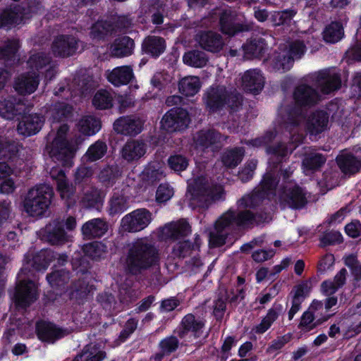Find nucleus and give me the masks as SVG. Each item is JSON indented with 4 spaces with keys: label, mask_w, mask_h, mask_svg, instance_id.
Segmentation results:
<instances>
[{
    "label": "nucleus",
    "mask_w": 361,
    "mask_h": 361,
    "mask_svg": "<svg viewBox=\"0 0 361 361\" xmlns=\"http://www.w3.org/2000/svg\"><path fill=\"white\" fill-rule=\"evenodd\" d=\"M159 259L157 247L147 238H139L128 245L126 269L133 275H137L156 265Z\"/></svg>",
    "instance_id": "f257e3e1"
},
{
    "label": "nucleus",
    "mask_w": 361,
    "mask_h": 361,
    "mask_svg": "<svg viewBox=\"0 0 361 361\" xmlns=\"http://www.w3.org/2000/svg\"><path fill=\"white\" fill-rule=\"evenodd\" d=\"M254 214L250 211H242L236 214L228 211L223 214L215 222L214 229L209 233V244L212 247H220L226 243L228 233L227 229L233 224L245 228L253 224Z\"/></svg>",
    "instance_id": "f03ea898"
},
{
    "label": "nucleus",
    "mask_w": 361,
    "mask_h": 361,
    "mask_svg": "<svg viewBox=\"0 0 361 361\" xmlns=\"http://www.w3.org/2000/svg\"><path fill=\"white\" fill-rule=\"evenodd\" d=\"M190 205L195 209H207L214 202L221 200L225 195L222 185L210 186L204 177H198L188 188Z\"/></svg>",
    "instance_id": "7ed1b4c3"
},
{
    "label": "nucleus",
    "mask_w": 361,
    "mask_h": 361,
    "mask_svg": "<svg viewBox=\"0 0 361 361\" xmlns=\"http://www.w3.org/2000/svg\"><path fill=\"white\" fill-rule=\"evenodd\" d=\"M54 195L48 185H36L28 190L23 201L24 211L30 216H42L48 209Z\"/></svg>",
    "instance_id": "20e7f679"
},
{
    "label": "nucleus",
    "mask_w": 361,
    "mask_h": 361,
    "mask_svg": "<svg viewBox=\"0 0 361 361\" xmlns=\"http://www.w3.org/2000/svg\"><path fill=\"white\" fill-rule=\"evenodd\" d=\"M204 102L207 108L216 111L223 108L235 111L241 105V97L225 86H212L205 93Z\"/></svg>",
    "instance_id": "39448f33"
},
{
    "label": "nucleus",
    "mask_w": 361,
    "mask_h": 361,
    "mask_svg": "<svg viewBox=\"0 0 361 361\" xmlns=\"http://www.w3.org/2000/svg\"><path fill=\"white\" fill-rule=\"evenodd\" d=\"M68 130V125L60 126L54 139L47 149L54 160L60 162L63 166L70 167L72 166L76 149L66 139Z\"/></svg>",
    "instance_id": "423d86ee"
},
{
    "label": "nucleus",
    "mask_w": 361,
    "mask_h": 361,
    "mask_svg": "<svg viewBox=\"0 0 361 361\" xmlns=\"http://www.w3.org/2000/svg\"><path fill=\"white\" fill-rule=\"evenodd\" d=\"M190 122L188 111L181 108L171 109L162 117L161 127L169 133L185 129Z\"/></svg>",
    "instance_id": "0eeeda50"
},
{
    "label": "nucleus",
    "mask_w": 361,
    "mask_h": 361,
    "mask_svg": "<svg viewBox=\"0 0 361 361\" xmlns=\"http://www.w3.org/2000/svg\"><path fill=\"white\" fill-rule=\"evenodd\" d=\"M152 221V214L146 209H138L124 216L121 227L128 232H138L146 228Z\"/></svg>",
    "instance_id": "6e6552de"
},
{
    "label": "nucleus",
    "mask_w": 361,
    "mask_h": 361,
    "mask_svg": "<svg viewBox=\"0 0 361 361\" xmlns=\"http://www.w3.org/2000/svg\"><path fill=\"white\" fill-rule=\"evenodd\" d=\"M226 138V136L221 135L214 129H207L198 131L193 140L197 148L202 150L210 149L212 152H216L221 148L222 140Z\"/></svg>",
    "instance_id": "1a4fd4ad"
},
{
    "label": "nucleus",
    "mask_w": 361,
    "mask_h": 361,
    "mask_svg": "<svg viewBox=\"0 0 361 361\" xmlns=\"http://www.w3.org/2000/svg\"><path fill=\"white\" fill-rule=\"evenodd\" d=\"M37 298V286L32 281L20 279L16 287L14 299L18 307L25 308Z\"/></svg>",
    "instance_id": "9d476101"
},
{
    "label": "nucleus",
    "mask_w": 361,
    "mask_h": 361,
    "mask_svg": "<svg viewBox=\"0 0 361 361\" xmlns=\"http://www.w3.org/2000/svg\"><path fill=\"white\" fill-rule=\"evenodd\" d=\"M221 31L229 35H235L239 32L248 31L252 29L250 23H235L238 20V13L230 9L225 10L218 14Z\"/></svg>",
    "instance_id": "9b49d317"
},
{
    "label": "nucleus",
    "mask_w": 361,
    "mask_h": 361,
    "mask_svg": "<svg viewBox=\"0 0 361 361\" xmlns=\"http://www.w3.org/2000/svg\"><path fill=\"white\" fill-rule=\"evenodd\" d=\"M78 47V39L73 35H61L54 38L51 46L55 56L68 57L73 55Z\"/></svg>",
    "instance_id": "f8f14e48"
},
{
    "label": "nucleus",
    "mask_w": 361,
    "mask_h": 361,
    "mask_svg": "<svg viewBox=\"0 0 361 361\" xmlns=\"http://www.w3.org/2000/svg\"><path fill=\"white\" fill-rule=\"evenodd\" d=\"M242 88L248 92L257 94L264 85V78L259 69H249L241 76Z\"/></svg>",
    "instance_id": "ddd939ff"
},
{
    "label": "nucleus",
    "mask_w": 361,
    "mask_h": 361,
    "mask_svg": "<svg viewBox=\"0 0 361 361\" xmlns=\"http://www.w3.org/2000/svg\"><path fill=\"white\" fill-rule=\"evenodd\" d=\"M144 121L140 117L130 116L117 119L114 124V130L126 135H135L140 133L143 127Z\"/></svg>",
    "instance_id": "4468645a"
},
{
    "label": "nucleus",
    "mask_w": 361,
    "mask_h": 361,
    "mask_svg": "<svg viewBox=\"0 0 361 361\" xmlns=\"http://www.w3.org/2000/svg\"><path fill=\"white\" fill-rule=\"evenodd\" d=\"M147 144L140 140H130L123 146L121 155L128 163L138 161L146 153Z\"/></svg>",
    "instance_id": "2eb2a0df"
},
{
    "label": "nucleus",
    "mask_w": 361,
    "mask_h": 361,
    "mask_svg": "<svg viewBox=\"0 0 361 361\" xmlns=\"http://www.w3.org/2000/svg\"><path fill=\"white\" fill-rule=\"evenodd\" d=\"M36 331L41 341L49 343H54L70 333L67 329L59 328L55 324L46 322L37 323Z\"/></svg>",
    "instance_id": "dca6fc26"
},
{
    "label": "nucleus",
    "mask_w": 361,
    "mask_h": 361,
    "mask_svg": "<svg viewBox=\"0 0 361 361\" xmlns=\"http://www.w3.org/2000/svg\"><path fill=\"white\" fill-rule=\"evenodd\" d=\"M316 84L324 94L337 90L340 88L341 81L338 73L331 70H324L317 73Z\"/></svg>",
    "instance_id": "f3484780"
},
{
    "label": "nucleus",
    "mask_w": 361,
    "mask_h": 361,
    "mask_svg": "<svg viewBox=\"0 0 361 361\" xmlns=\"http://www.w3.org/2000/svg\"><path fill=\"white\" fill-rule=\"evenodd\" d=\"M39 83V75L34 72H28L16 78L13 87L20 94H30L37 90Z\"/></svg>",
    "instance_id": "a211bd4d"
},
{
    "label": "nucleus",
    "mask_w": 361,
    "mask_h": 361,
    "mask_svg": "<svg viewBox=\"0 0 361 361\" xmlns=\"http://www.w3.org/2000/svg\"><path fill=\"white\" fill-rule=\"evenodd\" d=\"M44 123L43 116L38 114H30L23 117L17 126L18 132L26 136L38 133Z\"/></svg>",
    "instance_id": "6ab92c4d"
},
{
    "label": "nucleus",
    "mask_w": 361,
    "mask_h": 361,
    "mask_svg": "<svg viewBox=\"0 0 361 361\" xmlns=\"http://www.w3.org/2000/svg\"><path fill=\"white\" fill-rule=\"evenodd\" d=\"M196 41L204 49L211 52H218L224 47L221 36L212 31H203L196 36Z\"/></svg>",
    "instance_id": "aec40b11"
},
{
    "label": "nucleus",
    "mask_w": 361,
    "mask_h": 361,
    "mask_svg": "<svg viewBox=\"0 0 361 361\" xmlns=\"http://www.w3.org/2000/svg\"><path fill=\"white\" fill-rule=\"evenodd\" d=\"M63 221L55 219L45 227V236L51 245L63 244L68 241L69 236L63 228Z\"/></svg>",
    "instance_id": "412c9836"
},
{
    "label": "nucleus",
    "mask_w": 361,
    "mask_h": 361,
    "mask_svg": "<svg viewBox=\"0 0 361 361\" xmlns=\"http://www.w3.org/2000/svg\"><path fill=\"white\" fill-rule=\"evenodd\" d=\"M103 200L104 195L101 190L87 185L82 189L79 202L82 207L90 209L98 207L102 204Z\"/></svg>",
    "instance_id": "4be33fe9"
},
{
    "label": "nucleus",
    "mask_w": 361,
    "mask_h": 361,
    "mask_svg": "<svg viewBox=\"0 0 361 361\" xmlns=\"http://www.w3.org/2000/svg\"><path fill=\"white\" fill-rule=\"evenodd\" d=\"M295 103L301 106H311L319 101L317 92L306 85H301L296 87L294 94Z\"/></svg>",
    "instance_id": "5701e85b"
},
{
    "label": "nucleus",
    "mask_w": 361,
    "mask_h": 361,
    "mask_svg": "<svg viewBox=\"0 0 361 361\" xmlns=\"http://www.w3.org/2000/svg\"><path fill=\"white\" fill-rule=\"evenodd\" d=\"M108 231L107 222L100 218L93 219L85 223L82 226V235L88 239L99 238Z\"/></svg>",
    "instance_id": "b1692460"
},
{
    "label": "nucleus",
    "mask_w": 361,
    "mask_h": 361,
    "mask_svg": "<svg viewBox=\"0 0 361 361\" xmlns=\"http://www.w3.org/2000/svg\"><path fill=\"white\" fill-rule=\"evenodd\" d=\"M108 81L115 86L129 83L133 78V68L130 66H119L106 73Z\"/></svg>",
    "instance_id": "393cba45"
},
{
    "label": "nucleus",
    "mask_w": 361,
    "mask_h": 361,
    "mask_svg": "<svg viewBox=\"0 0 361 361\" xmlns=\"http://www.w3.org/2000/svg\"><path fill=\"white\" fill-rule=\"evenodd\" d=\"M134 41L129 37L124 36L116 39L110 45V55L116 58L128 56L133 53Z\"/></svg>",
    "instance_id": "a878e982"
},
{
    "label": "nucleus",
    "mask_w": 361,
    "mask_h": 361,
    "mask_svg": "<svg viewBox=\"0 0 361 361\" xmlns=\"http://www.w3.org/2000/svg\"><path fill=\"white\" fill-rule=\"evenodd\" d=\"M329 116L323 111L312 113L308 117L306 128L312 135H317L323 132L327 127Z\"/></svg>",
    "instance_id": "bb28decb"
},
{
    "label": "nucleus",
    "mask_w": 361,
    "mask_h": 361,
    "mask_svg": "<svg viewBox=\"0 0 361 361\" xmlns=\"http://www.w3.org/2000/svg\"><path fill=\"white\" fill-rule=\"evenodd\" d=\"M161 231L164 238L176 239L188 235L190 232V226L185 221L181 220L165 225Z\"/></svg>",
    "instance_id": "cd10ccee"
},
{
    "label": "nucleus",
    "mask_w": 361,
    "mask_h": 361,
    "mask_svg": "<svg viewBox=\"0 0 361 361\" xmlns=\"http://www.w3.org/2000/svg\"><path fill=\"white\" fill-rule=\"evenodd\" d=\"M283 200L292 208H301L307 202L305 195L302 190L297 186L286 188Z\"/></svg>",
    "instance_id": "c85d7f7f"
},
{
    "label": "nucleus",
    "mask_w": 361,
    "mask_h": 361,
    "mask_svg": "<svg viewBox=\"0 0 361 361\" xmlns=\"http://www.w3.org/2000/svg\"><path fill=\"white\" fill-rule=\"evenodd\" d=\"M23 18V13L20 6L4 10L0 14V27H10L19 24Z\"/></svg>",
    "instance_id": "c756f323"
},
{
    "label": "nucleus",
    "mask_w": 361,
    "mask_h": 361,
    "mask_svg": "<svg viewBox=\"0 0 361 361\" xmlns=\"http://www.w3.org/2000/svg\"><path fill=\"white\" fill-rule=\"evenodd\" d=\"M336 161L340 169L345 174H355L361 169V160L352 154H341L336 158Z\"/></svg>",
    "instance_id": "7c9ffc66"
},
{
    "label": "nucleus",
    "mask_w": 361,
    "mask_h": 361,
    "mask_svg": "<svg viewBox=\"0 0 361 361\" xmlns=\"http://www.w3.org/2000/svg\"><path fill=\"white\" fill-rule=\"evenodd\" d=\"M109 250H111V244L109 245L99 241L92 242L84 245L82 250L84 253L94 259H99L102 257H104L109 252Z\"/></svg>",
    "instance_id": "2f4dec72"
},
{
    "label": "nucleus",
    "mask_w": 361,
    "mask_h": 361,
    "mask_svg": "<svg viewBox=\"0 0 361 361\" xmlns=\"http://www.w3.org/2000/svg\"><path fill=\"white\" fill-rule=\"evenodd\" d=\"M203 326L204 323L201 320L196 319L193 314H188L182 319L179 336L183 337L188 331H192L195 336H200Z\"/></svg>",
    "instance_id": "473e14b6"
},
{
    "label": "nucleus",
    "mask_w": 361,
    "mask_h": 361,
    "mask_svg": "<svg viewBox=\"0 0 361 361\" xmlns=\"http://www.w3.org/2000/svg\"><path fill=\"white\" fill-rule=\"evenodd\" d=\"M165 48V41L160 37L149 36L145 39L142 43L143 51L153 56L160 55L164 52Z\"/></svg>",
    "instance_id": "72a5a7b5"
},
{
    "label": "nucleus",
    "mask_w": 361,
    "mask_h": 361,
    "mask_svg": "<svg viewBox=\"0 0 361 361\" xmlns=\"http://www.w3.org/2000/svg\"><path fill=\"white\" fill-rule=\"evenodd\" d=\"M21 104L16 102L13 97H8L0 101V116L6 119H13L21 113Z\"/></svg>",
    "instance_id": "f704fd0d"
},
{
    "label": "nucleus",
    "mask_w": 361,
    "mask_h": 361,
    "mask_svg": "<svg viewBox=\"0 0 361 361\" xmlns=\"http://www.w3.org/2000/svg\"><path fill=\"white\" fill-rule=\"evenodd\" d=\"M201 87V82L197 76H187L178 82L180 92L187 97L197 94Z\"/></svg>",
    "instance_id": "c9c22d12"
},
{
    "label": "nucleus",
    "mask_w": 361,
    "mask_h": 361,
    "mask_svg": "<svg viewBox=\"0 0 361 361\" xmlns=\"http://www.w3.org/2000/svg\"><path fill=\"white\" fill-rule=\"evenodd\" d=\"M183 60L186 65L195 68L204 67L208 62L206 54L200 50H190L185 52Z\"/></svg>",
    "instance_id": "e433bc0d"
},
{
    "label": "nucleus",
    "mask_w": 361,
    "mask_h": 361,
    "mask_svg": "<svg viewBox=\"0 0 361 361\" xmlns=\"http://www.w3.org/2000/svg\"><path fill=\"white\" fill-rule=\"evenodd\" d=\"M245 154L243 148L235 147L226 150L221 156V161L227 168H235L241 162Z\"/></svg>",
    "instance_id": "4c0bfd02"
},
{
    "label": "nucleus",
    "mask_w": 361,
    "mask_h": 361,
    "mask_svg": "<svg viewBox=\"0 0 361 361\" xmlns=\"http://www.w3.org/2000/svg\"><path fill=\"white\" fill-rule=\"evenodd\" d=\"M77 126L81 133L85 135H91L100 129L101 122L95 117L87 116L82 118Z\"/></svg>",
    "instance_id": "58836bf2"
},
{
    "label": "nucleus",
    "mask_w": 361,
    "mask_h": 361,
    "mask_svg": "<svg viewBox=\"0 0 361 361\" xmlns=\"http://www.w3.org/2000/svg\"><path fill=\"white\" fill-rule=\"evenodd\" d=\"M344 35L343 27L340 23L333 22L326 27L323 32V38L326 42H338Z\"/></svg>",
    "instance_id": "ea45409f"
},
{
    "label": "nucleus",
    "mask_w": 361,
    "mask_h": 361,
    "mask_svg": "<svg viewBox=\"0 0 361 361\" xmlns=\"http://www.w3.org/2000/svg\"><path fill=\"white\" fill-rule=\"evenodd\" d=\"M326 162V158L319 153H310L302 161V166L305 172L319 169Z\"/></svg>",
    "instance_id": "a19ab883"
},
{
    "label": "nucleus",
    "mask_w": 361,
    "mask_h": 361,
    "mask_svg": "<svg viewBox=\"0 0 361 361\" xmlns=\"http://www.w3.org/2000/svg\"><path fill=\"white\" fill-rule=\"evenodd\" d=\"M266 44L263 39L250 41L243 46V50L247 58L259 57L264 51Z\"/></svg>",
    "instance_id": "79ce46f5"
},
{
    "label": "nucleus",
    "mask_w": 361,
    "mask_h": 361,
    "mask_svg": "<svg viewBox=\"0 0 361 361\" xmlns=\"http://www.w3.org/2000/svg\"><path fill=\"white\" fill-rule=\"evenodd\" d=\"M112 25L106 21H97L90 30V37L93 39H101L109 35L112 30Z\"/></svg>",
    "instance_id": "37998d69"
},
{
    "label": "nucleus",
    "mask_w": 361,
    "mask_h": 361,
    "mask_svg": "<svg viewBox=\"0 0 361 361\" xmlns=\"http://www.w3.org/2000/svg\"><path fill=\"white\" fill-rule=\"evenodd\" d=\"M113 97L110 92L102 90L98 91L92 99V104L99 109H106L112 106Z\"/></svg>",
    "instance_id": "c03bdc74"
},
{
    "label": "nucleus",
    "mask_w": 361,
    "mask_h": 361,
    "mask_svg": "<svg viewBox=\"0 0 361 361\" xmlns=\"http://www.w3.org/2000/svg\"><path fill=\"white\" fill-rule=\"evenodd\" d=\"M51 62V59L49 54L44 52H37L30 56L27 64L32 69L39 70L49 65Z\"/></svg>",
    "instance_id": "a18cd8bd"
},
{
    "label": "nucleus",
    "mask_w": 361,
    "mask_h": 361,
    "mask_svg": "<svg viewBox=\"0 0 361 361\" xmlns=\"http://www.w3.org/2000/svg\"><path fill=\"white\" fill-rule=\"evenodd\" d=\"M107 146L102 141H97L92 145L85 154L87 160L95 161L101 159L106 152Z\"/></svg>",
    "instance_id": "49530a36"
},
{
    "label": "nucleus",
    "mask_w": 361,
    "mask_h": 361,
    "mask_svg": "<svg viewBox=\"0 0 361 361\" xmlns=\"http://www.w3.org/2000/svg\"><path fill=\"white\" fill-rule=\"evenodd\" d=\"M296 13L297 12L293 9L275 11L272 14L271 20L276 26L281 25H290L292 20L296 15Z\"/></svg>",
    "instance_id": "de8ad7c7"
},
{
    "label": "nucleus",
    "mask_w": 361,
    "mask_h": 361,
    "mask_svg": "<svg viewBox=\"0 0 361 361\" xmlns=\"http://www.w3.org/2000/svg\"><path fill=\"white\" fill-rule=\"evenodd\" d=\"M84 361H102L106 357L105 351L97 345H87L83 348Z\"/></svg>",
    "instance_id": "09e8293b"
},
{
    "label": "nucleus",
    "mask_w": 361,
    "mask_h": 361,
    "mask_svg": "<svg viewBox=\"0 0 361 361\" xmlns=\"http://www.w3.org/2000/svg\"><path fill=\"white\" fill-rule=\"evenodd\" d=\"M47 279L52 287L61 288L69 281V273L64 270L56 271L47 275Z\"/></svg>",
    "instance_id": "8fccbe9b"
},
{
    "label": "nucleus",
    "mask_w": 361,
    "mask_h": 361,
    "mask_svg": "<svg viewBox=\"0 0 361 361\" xmlns=\"http://www.w3.org/2000/svg\"><path fill=\"white\" fill-rule=\"evenodd\" d=\"M53 254L49 250H41L32 259V266L37 270L45 269L52 260Z\"/></svg>",
    "instance_id": "3c124183"
},
{
    "label": "nucleus",
    "mask_w": 361,
    "mask_h": 361,
    "mask_svg": "<svg viewBox=\"0 0 361 361\" xmlns=\"http://www.w3.org/2000/svg\"><path fill=\"white\" fill-rule=\"evenodd\" d=\"M89 293L87 283L83 280H78L73 283L69 295L71 299L79 300L85 298Z\"/></svg>",
    "instance_id": "603ef678"
},
{
    "label": "nucleus",
    "mask_w": 361,
    "mask_h": 361,
    "mask_svg": "<svg viewBox=\"0 0 361 361\" xmlns=\"http://www.w3.org/2000/svg\"><path fill=\"white\" fill-rule=\"evenodd\" d=\"M128 208V202L125 196L114 195L109 201V212L114 215L123 212Z\"/></svg>",
    "instance_id": "864d4df0"
},
{
    "label": "nucleus",
    "mask_w": 361,
    "mask_h": 361,
    "mask_svg": "<svg viewBox=\"0 0 361 361\" xmlns=\"http://www.w3.org/2000/svg\"><path fill=\"white\" fill-rule=\"evenodd\" d=\"M168 164L173 171H182L188 167V159L182 154H174L169 158Z\"/></svg>",
    "instance_id": "5fc2aeb1"
},
{
    "label": "nucleus",
    "mask_w": 361,
    "mask_h": 361,
    "mask_svg": "<svg viewBox=\"0 0 361 361\" xmlns=\"http://www.w3.org/2000/svg\"><path fill=\"white\" fill-rule=\"evenodd\" d=\"M294 59L289 55V54L284 50L283 52L279 53L276 58L274 63V68L277 70L287 71L289 70L293 63Z\"/></svg>",
    "instance_id": "6e6d98bb"
},
{
    "label": "nucleus",
    "mask_w": 361,
    "mask_h": 361,
    "mask_svg": "<svg viewBox=\"0 0 361 361\" xmlns=\"http://www.w3.org/2000/svg\"><path fill=\"white\" fill-rule=\"evenodd\" d=\"M19 151V146L15 142L1 140L0 155L4 159H10Z\"/></svg>",
    "instance_id": "4d7b16f0"
},
{
    "label": "nucleus",
    "mask_w": 361,
    "mask_h": 361,
    "mask_svg": "<svg viewBox=\"0 0 361 361\" xmlns=\"http://www.w3.org/2000/svg\"><path fill=\"white\" fill-rule=\"evenodd\" d=\"M19 44L17 40H10L6 44L0 48V58L9 60L14 57L17 51L18 50Z\"/></svg>",
    "instance_id": "13d9d810"
},
{
    "label": "nucleus",
    "mask_w": 361,
    "mask_h": 361,
    "mask_svg": "<svg viewBox=\"0 0 361 361\" xmlns=\"http://www.w3.org/2000/svg\"><path fill=\"white\" fill-rule=\"evenodd\" d=\"M261 201L262 197L260 192H255L243 196L238 201V207L240 208H252L258 205Z\"/></svg>",
    "instance_id": "bf43d9fd"
},
{
    "label": "nucleus",
    "mask_w": 361,
    "mask_h": 361,
    "mask_svg": "<svg viewBox=\"0 0 361 361\" xmlns=\"http://www.w3.org/2000/svg\"><path fill=\"white\" fill-rule=\"evenodd\" d=\"M278 313L276 310L271 309L267 314L263 318L261 323L256 326L255 332L257 334L264 333L271 325V324L277 319Z\"/></svg>",
    "instance_id": "052dcab7"
},
{
    "label": "nucleus",
    "mask_w": 361,
    "mask_h": 361,
    "mask_svg": "<svg viewBox=\"0 0 361 361\" xmlns=\"http://www.w3.org/2000/svg\"><path fill=\"white\" fill-rule=\"evenodd\" d=\"M278 313L276 310L271 309L267 314L263 318L261 323L256 326L255 332L257 334L264 333L271 325V324L277 319Z\"/></svg>",
    "instance_id": "680f3d73"
},
{
    "label": "nucleus",
    "mask_w": 361,
    "mask_h": 361,
    "mask_svg": "<svg viewBox=\"0 0 361 361\" xmlns=\"http://www.w3.org/2000/svg\"><path fill=\"white\" fill-rule=\"evenodd\" d=\"M342 236L339 232L329 231L324 233L320 238L321 246L325 247L327 245L341 243L342 242Z\"/></svg>",
    "instance_id": "e2e57ef3"
},
{
    "label": "nucleus",
    "mask_w": 361,
    "mask_h": 361,
    "mask_svg": "<svg viewBox=\"0 0 361 361\" xmlns=\"http://www.w3.org/2000/svg\"><path fill=\"white\" fill-rule=\"evenodd\" d=\"M194 248L188 241L179 242L173 249V254L177 257H185L190 254L191 250Z\"/></svg>",
    "instance_id": "0e129e2a"
},
{
    "label": "nucleus",
    "mask_w": 361,
    "mask_h": 361,
    "mask_svg": "<svg viewBox=\"0 0 361 361\" xmlns=\"http://www.w3.org/2000/svg\"><path fill=\"white\" fill-rule=\"evenodd\" d=\"M121 176L116 165L106 166L100 172L99 177L103 181L111 180Z\"/></svg>",
    "instance_id": "69168bd1"
},
{
    "label": "nucleus",
    "mask_w": 361,
    "mask_h": 361,
    "mask_svg": "<svg viewBox=\"0 0 361 361\" xmlns=\"http://www.w3.org/2000/svg\"><path fill=\"white\" fill-rule=\"evenodd\" d=\"M286 51L294 60L300 59L305 51V45L302 42L295 41L289 44Z\"/></svg>",
    "instance_id": "338daca9"
},
{
    "label": "nucleus",
    "mask_w": 361,
    "mask_h": 361,
    "mask_svg": "<svg viewBox=\"0 0 361 361\" xmlns=\"http://www.w3.org/2000/svg\"><path fill=\"white\" fill-rule=\"evenodd\" d=\"M173 195V190L168 184H161L156 194L158 202H164L168 201Z\"/></svg>",
    "instance_id": "774afa93"
}]
</instances>
